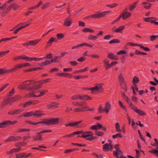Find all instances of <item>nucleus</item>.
Returning a JSON list of instances; mask_svg holds the SVG:
<instances>
[{
    "mask_svg": "<svg viewBox=\"0 0 158 158\" xmlns=\"http://www.w3.org/2000/svg\"><path fill=\"white\" fill-rule=\"evenodd\" d=\"M62 121V118H44L43 119V121L36 122L31 121H27L26 123L33 125H36L39 124H44L45 125L50 126L58 124L59 123L60 121V123H62L61 121Z\"/></svg>",
    "mask_w": 158,
    "mask_h": 158,
    "instance_id": "obj_1",
    "label": "nucleus"
},
{
    "mask_svg": "<svg viewBox=\"0 0 158 158\" xmlns=\"http://www.w3.org/2000/svg\"><path fill=\"white\" fill-rule=\"evenodd\" d=\"M37 82L34 80L26 81L22 82L18 86V88L20 89H26L28 90L32 89L33 85H36Z\"/></svg>",
    "mask_w": 158,
    "mask_h": 158,
    "instance_id": "obj_2",
    "label": "nucleus"
},
{
    "mask_svg": "<svg viewBox=\"0 0 158 158\" xmlns=\"http://www.w3.org/2000/svg\"><path fill=\"white\" fill-rule=\"evenodd\" d=\"M111 11L110 10H107L105 11L99 13L98 12H96L95 14H93L92 15H89L85 17L84 19H99L101 18L104 17L107 15L111 13Z\"/></svg>",
    "mask_w": 158,
    "mask_h": 158,
    "instance_id": "obj_3",
    "label": "nucleus"
},
{
    "mask_svg": "<svg viewBox=\"0 0 158 158\" xmlns=\"http://www.w3.org/2000/svg\"><path fill=\"white\" fill-rule=\"evenodd\" d=\"M61 57L60 56H55L50 60H46L44 62L38 64L37 66L41 67L49 65L52 63H58L61 60Z\"/></svg>",
    "mask_w": 158,
    "mask_h": 158,
    "instance_id": "obj_4",
    "label": "nucleus"
},
{
    "mask_svg": "<svg viewBox=\"0 0 158 158\" xmlns=\"http://www.w3.org/2000/svg\"><path fill=\"white\" fill-rule=\"evenodd\" d=\"M131 13L130 12H122L120 14L119 16L115 20L112 22L111 24H113L115 23L118 21L121 18H122L123 20H124L131 17Z\"/></svg>",
    "mask_w": 158,
    "mask_h": 158,
    "instance_id": "obj_5",
    "label": "nucleus"
},
{
    "mask_svg": "<svg viewBox=\"0 0 158 158\" xmlns=\"http://www.w3.org/2000/svg\"><path fill=\"white\" fill-rule=\"evenodd\" d=\"M78 99L85 100H92L93 98L88 95H81L79 94L74 95L72 96L71 97V99L72 100H76Z\"/></svg>",
    "mask_w": 158,
    "mask_h": 158,
    "instance_id": "obj_6",
    "label": "nucleus"
},
{
    "mask_svg": "<svg viewBox=\"0 0 158 158\" xmlns=\"http://www.w3.org/2000/svg\"><path fill=\"white\" fill-rule=\"evenodd\" d=\"M92 134L93 133L90 131H77L74 132L71 134L65 135L63 136V138L68 137L70 138L76 134Z\"/></svg>",
    "mask_w": 158,
    "mask_h": 158,
    "instance_id": "obj_7",
    "label": "nucleus"
},
{
    "mask_svg": "<svg viewBox=\"0 0 158 158\" xmlns=\"http://www.w3.org/2000/svg\"><path fill=\"white\" fill-rule=\"evenodd\" d=\"M16 120L11 121L10 120H5L0 123V128H3L9 126L10 125L14 124L17 122Z\"/></svg>",
    "mask_w": 158,
    "mask_h": 158,
    "instance_id": "obj_8",
    "label": "nucleus"
},
{
    "mask_svg": "<svg viewBox=\"0 0 158 158\" xmlns=\"http://www.w3.org/2000/svg\"><path fill=\"white\" fill-rule=\"evenodd\" d=\"M119 146L118 144H116L114 147L116 150L113 151V155L116 158L118 157V155L122 156L123 155V152L119 148Z\"/></svg>",
    "mask_w": 158,
    "mask_h": 158,
    "instance_id": "obj_9",
    "label": "nucleus"
},
{
    "mask_svg": "<svg viewBox=\"0 0 158 158\" xmlns=\"http://www.w3.org/2000/svg\"><path fill=\"white\" fill-rule=\"evenodd\" d=\"M73 105L77 106L82 107L84 109H89V107L87 106V104L85 102H74L72 103Z\"/></svg>",
    "mask_w": 158,
    "mask_h": 158,
    "instance_id": "obj_10",
    "label": "nucleus"
},
{
    "mask_svg": "<svg viewBox=\"0 0 158 158\" xmlns=\"http://www.w3.org/2000/svg\"><path fill=\"white\" fill-rule=\"evenodd\" d=\"M83 122V120H80L77 122H72L70 123H67L65 124L66 127L71 126L72 127H79L78 124L81 123Z\"/></svg>",
    "mask_w": 158,
    "mask_h": 158,
    "instance_id": "obj_11",
    "label": "nucleus"
},
{
    "mask_svg": "<svg viewBox=\"0 0 158 158\" xmlns=\"http://www.w3.org/2000/svg\"><path fill=\"white\" fill-rule=\"evenodd\" d=\"M31 64L28 63L23 64H19L14 66V67L12 69H18L23 67H26L27 66H31Z\"/></svg>",
    "mask_w": 158,
    "mask_h": 158,
    "instance_id": "obj_12",
    "label": "nucleus"
},
{
    "mask_svg": "<svg viewBox=\"0 0 158 158\" xmlns=\"http://www.w3.org/2000/svg\"><path fill=\"white\" fill-rule=\"evenodd\" d=\"M44 115L45 114L44 113V111H43L40 110H36L34 112L33 117L40 118Z\"/></svg>",
    "mask_w": 158,
    "mask_h": 158,
    "instance_id": "obj_13",
    "label": "nucleus"
},
{
    "mask_svg": "<svg viewBox=\"0 0 158 158\" xmlns=\"http://www.w3.org/2000/svg\"><path fill=\"white\" fill-rule=\"evenodd\" d=\"M73 20L71 18H66L64 22L63 25L65 27L70 26L72 23Z\"/></svg>",
    "mask_w": 158,
    "mask_h": 158,
    "instance_id": "obj_14",
    "label": "nucleus"
},
{
    "mask_svg": "<svg viewBox=\"0 0 158 158\" xmlns=\"http://www.w3.org/2000/svg\"><path fill=\"white\" fill-rule=\"evenodd\" d=\"M22 111L21 109H16L13 110H11L8 113V114L9 115H18Z\"/></svg>",
    "mask_w": 158,
    "mask_h": 158,
    "instance_id": "obj_15",
    "label": "nucleus"
},
{
    "mask_svg": "<svg viewBox=\"0 0 158 158\" xmlns=\"http://www.w3.org/2000/svg\"><path fill=\"white\" fill-rule=\"evenodd\" d=\"M56 75L60 77H63L69 78L73 77L72 74L66 73H57L56 74Z\"/></svg>",
    "mask_w": 158,
    "mask_h": 158,
    "instance_id": "obj_16",
    "label": "nucleus"
},
{
    "mask_svg": "<svg viewBox=\"0 0 158 158\" xmlns=\"http://www.w3.org/2000/svg\"><path fill=\"white\" fill-rule=\"evenodd\" d=\"M112 145L106 143L103 145L102 148L103 151L106 152L109 150H112Z\"/></svg>",
    "mask_w": 158,
    "mask_h": 158,
    "instance_id": "obj_17",
    "label": "nucleus"
},
{
    "mask_svg": "<svg viewBox=\"0 0 158 158\" xmlns=\"http://www.w3.org/2000/svg\"><path fill=\"white\" fill-rule=\"evenodd\" d=\"M20 6L16 3H14L10 5L8 7L9 10H10L11 9L13 8L14 10H17L19 7Z\"/></svg>",
    "mask_w": 158,
    "mask_h": 158,
    "instance_id": "obj_18",
    "label": "nucleus"
},
{
    "mask_svg": "<svg viewBox=\"0 0 158 158\" xmlns=\"http://www.w3.org/2000/svg\"><path fill=\"white\" fill-rule=\"evenodd\" d=\"M34 141L43 140L42 135L40 132H37V134L33 137Z\"/></svg>",
    "mask_w": 158,
    "mask_h": 158,
    "instance_id": "obj_19",
    "label": "nucleus"
},
{
    "mask_svg": "<svg viewBox=\"0 0 158 158\" xmlns=\"http://www.w3.org/2000/svg\"><path fill=\"white\" fill-rule=\"evenodd\" d=\"M94 110V109H84L83 107L81 108H75L74 110V111L75 112H79L83 111H91Z\"/></svg>",
    "mask_w": 158,
    "mask_h": 158,
    "instance_id": "obj_20",
    "label": "nucleus"
},
{
    "mask_svg": "<svg viewBox=\"0 0 158 158\" xmlns=\"http://www.w3.org/2000/svg\"><path fill=\"white\" fill-rule=\"evenodd\" d=\"M31 154L29 153L28 154H26L24 153H20L16 155V158H26L29 156Z\"/></svg>",
    "mask_w": 158,
    "mask_h": 158,
    "instance_id": "obj_21",
    "label": "nucleus"
},
{
    "mask_svg": "<svg viewBox=\"0 0 158 158\" xmlns=\"http://www.w3.org/2000/svg\"><path fill=\"white\" fill-rule=\"evenodd\" d=\"M102 127V125L100 123H97V125H93L89 129L93 130H98L101 129Z\"/></svg>",
    "mask_w": 158,
    "mask_h": 158,
    "instance_id": "obj_22",
    "label": "nucleus"
},
{
    "mask_svg": "<svg viewBox=\"0 0 158 158\" xmlns=\"http://www.w3.org/2000/svg\"><path fill=\"white\" fill-rule=\"evenodd\" d=\"M141 5L143 6L145 9L149 10L151 8L152 4L148 2H143L141 4Z\"/></svg>",
    "mask_w": 158,
    "mask_h": 158,
    "instance_id": "obj_23",
    "label": "nucleus"
},
{
    "mask_svg": "<svg viewBox=\"0 0 158 158\" xmlns=\"http://www.w3.org/2000/svg\"><path fill=\"white\" fill-rule=\"evenodd\" d=\"M59 103L56 102H53L51 103L50 104H48L46 105V107L48 109H50L52 108H57L58 107Z\"/></svg>",
    "mask_w": 158,
    "mask_h": 158,
    "instance_id": "obj_24",
    "label": "nucleus"
},
{
    "mask_svg": "<svg viewBox=\"0 0 158 158\" xmlns=\"http://www.w3.org/2000/svg\"><path fill=\"white\" fill-rule=\"evenodd\" d=\"M111 105L109 102H107L105 105L103 111L107 114L111 109Z\"/></svg>",
    "mask_w": 158,
    "mask_h": 158,
    "instance_id": "obj_25",
    "label": "nucleus"
},
{
    "mask_svg": "<svg viewBox=\"0 0 158 158\" xmlns=\"http://www.w3.org/2000/svg\"><path fill=\"white\" fill-rule=\"evenodd\" d=\"M107 57L109 58L112 60H118V56L111 53H109Z\"/></svg>",
    "mask_w": 158,
    "mask_h": 158,
    "instance_id": "obj_26",
    "label": "nucleus"
},
{
    "mask_svg": "<svg viewBox=\"0 0 158 158\" xmlns=\"http://www.w3.org/2000/svg\"><path fill=\"white\" fill-rule=\"evenodd\" d=\"M21 150V148H14L11 149L9 151H7L6 152V153L9 155L10 154L14 152H16L19 151Z\"/></svg>",
    "mask_w": 158,
    "mask_h": 158,
    "instance_id": "obj_27",
    "label": "nucleus"
},
{
    "mask_svg": "<svg viewBox=\"0 0 158 158\" xmlns=\"http://www.w3.org/2000/svg\"><path fill=\"white\" fill-rule=\"evenodd\" d=\"M15 70H0V75L14 72Z\"/></svg>",
    "mask_w": 158,
    "mask_h": 158,
    "instance_id": "obj_28",
    "label": "nucleus"
},
{
    "mask_svg": "<svg viewBox=\"0 0 158 158\" xmlns=\"http://www.w3.org/2000/svg\"><path fill=\"white\" fill-rule=\"evenodd\" d=\"M127 102L129 104V107L133 110L135 112L136 110L137 109V108L132 104L130 99L128 100Z\"/></svg>",
    "mask_w": 158,
    "mask_h": 158,
    "instance_id": "obj_29",
    "label": "nucleus"
},
{
    "mask_svg": "<svg viewBox=\"0 0 158 158\" xmlns=\"http://www.w3.org/2000/svg\"><path fill=\"white\" fill-rule=\"evenodd\" d=\"M139 116H143L146 115L145 112L140 109H137L135 111Z\"/></svg>",
    "mask_w": 158,
    "mask_h": 158,
    "instance_id": "obj_30",
    "label": "nucleus"
},
{
    "mask_svg": "<svg viewBox=\"0 0 158 158\" xmlns=\"http://www.w3.org/2000/svg\"><path fill=\"white\" fill-rule=\"evenodd\" d=\"M82 31L83 32H90V33H94V31L89 28L85 27L82 30Z\"/></svg>",
    "mask_w": 158,
    "mask_h": 158,
    "instance_id": "obj_31",
    "label": "nucleus"
},
{
    "mask_svg": "<svg viewBox=\"0 0 158 158\" xmlns=\"http://www.w3.org/2000/svg\"><path fill=\"white\" fill-rule=\"evenodd\" d=\"M125 27L124 25H122L117 29H115L114 31V32L117 33H122V31L124 29Z\"/></svg>",
    "mask_w": 158,
    "mask_h": 158,
    "instance_id": "obj_32",
    "label": "nucleus"
},
{
    "mask_svg": "<svg viewBox=\"0 0 158 158\" xmlns=\"http://www.w3.org/2000/svg\"><path fill=\"white\" fill-rule=\"evenodd\" d=\"M94 90H97L99 93H101L103 92V89L102 86H96L94 87Z\"/></svg>",
    "mask_w": 158,
    "mask_h": 158,
    "instance_id": "obj_33",
    "label": "nucleus"
},
{
    "mask_svg": "<svg viewBox=\"0 0 158 158\" xmlns=\"http://www.w3.org/2000/svg\"><path fill=\"white\" fill-rule=\"evenodd\" d=\"M9 103L6 99H4V100L2 102L1 105V108H3L6 106Z\"/></svg>",
    "mask_w": 158,
    "mask_h": 158,
    "instance_id": "obj_34",
    "label": "nucleus"
},
{
    "mask_svg": "<svg viewBox=\"0 0 158 158\" xmlns=\"http://www.w3.org/2000/svg\"><path fill=\"white\" fill-rule=\"evenodd\" d=\"M154 19L156 20H157V19L155 17H150L148 18H143V20L146 22H150L152 23V21H153V20H151V19Z\"/></svg>",
    "mask_w": 158,
    "mask_h": 158,
    "instance_id": "obj_35",
    "label": "nucleus"
},
{
    "mask_svg": "<svg viewBox=\"0 0 158 158\" xmlns=\"http://www.w3.org/2000/svg\"><path fill=\"white\" fill-rule=\"evenodd\" d=\"M139 82V80L138 77L135 76L133 78L132 83L133 85H137L136 84L138 83Z\"/></svg>",
    "mask_w": 158,
    "mask_h": 158,
    "instance_id": "obj_36",
    "label": "nucleus"
},
{
    "mask_svg": "<svg viewBox=\"0 0 158 158\" xmlns=\"http://www.w3.org/2000/svg\"><path fill=\"white\" fill-rule=\"evenodd\" d=\"M23 116L24 117H30L33 116H34V112L30 111L26 112L23 114Z\"/></svg>",
    "mask_w": 158,
    "mask_h": 158,
    "instance_id": "obj_37",
    "label": "nucleus"
},
{
    "mask_svg": "<svg viewBox=\"0 0 158 158\" xmlns=\"http://www.w3.org/2000/svg\"><path fill=\"white\" fill-rule=\"evenodd\" d=\"M106 69H108L110 68V64H109V61L107 59H105L103 60Z\"/></svg>",
    "mask_w": 158,
    "mask_h": 158,
    "instance_id": "obj_38",
    "label": "nucleus"
},
{
    "mask_svg": "<svg viewBox=\"0 0 158 158\" xmlns=\"http://www.w3.org/2000/svg\"><path fill=\"white\" fill-rule=\"evenodd\" d=\"M41 40H34L29 41L30 45H34L36 44Z\"/></svg>",
    "mask_w": 158,
    "mask_h": 158,
    "instance_id": "obj_39",
    "label": "nucleus"
},
{
    "mask_svg": "<svg viewBox=\"0 0 158 158\" xmlns=\"http://www.w3.org/2000/svg\"><path fill=\"white\" fill-rule=\"evenodd\" d=\"M51 80V79L50 78H48L46 79L42 80L39 81H36V82H37V83H42V84H43L49 82L50 81V80Z\"/></svg>",
    "mask_w": 158,
    "mask_h": 158,
    "instance_id": "obj_40",
    "label": "nucleus"
},
{
    "mask_svg": "<svg viewBox=\"0 0 158 158\" xmlns=\"http://www.w3.org/2000/svg\"><path fill=\"white\" fill-rule=\"evenodd\" d=\"M36 84V85H33L32 86V89H37L40 88L42 87V83H37Z\"/></svg>",
    "mask_w": 158,
    "mask_h": 158,
    "instance_id": "obj_41",
    "label": "nucleus"
},
{
    "mask_svg": "<svg viewBox=\"0 0 158 158\" xmlns=\"http://www.w3.org/2000/svg\"><path fill=\"white\" fill-rule=\"evenodd\" d=\"M120 42V41L118 39H114L109 42V44H113L115 43H119Z\"/></svg>",
    "mask_w": 158,
    "mask_h": 158,
    "instance_id": "obj_42",
    "label": "nucleus"
},
{
    "mask_svg": "<svg viewBox=\"0 0 158 158\" xmlns=\"http://www.w3.org/2000/svg\"><path fill=\"white\" fill-rule=\"evenodd\" d=\"M121 88L124 90L125 91L127 90V85L125 82L120 83Z\"/></svg>",
    "mask_w": 158,
    "mask_h": 158,
    "instance_id": "obj_43",
    "label": "nucleus"
},
{
    "mask_svg": "<svg viewBox=\"0 0 158 158\" xmlns=\"http://www.w3.org/2000/svg\"><path fill=\"white\" fill-rule=\"evenodd\" d=\"M98 39V37L96 35H90L88 37V39L89 40H94Z\"/></svg>",
    "mask_w": 158,
    "mask_h": 158,
    "instance_id": "obj_44",
    "label": "nucleus"
},
{
    "mask_svg": "<svg viewBox=\"0 0 158 158\" xmlns=\"http://www.w3.org/2000/svg\"><path fill=\"white\" fill-rule=\"evenodd\" d=\"M118 77L120 81L119 83L125 82L124 80V78L123 75L121 73L119 74Z\"/></svg>",
    "mask_w": 158,
    "mask_h": 158,
    "instance_id": "obj_45",
    "label": "nucleus"
},
{
    "mask_svg": "<svg viewBox=\"0 0 158 158\" xmlns=\"http://www.w3.org/2000/svg\"><path fill=\"white\" fill-rule=\"evenodd\" d=\"M104 134V133L103 132L99 131H96L95 132V135L96 136H102Z\"/></svg>",
    "mask_w": 158,
    "mask_h": 158,
    "instance_id": "obj_46",
    "label": "nucleus"
},
{
    "mask_svg": "<svg viewBox=\"0 0 158 158\" xmlns=\"http://www.w3.org/2000/svg\"><path fill=\"white\" fill-rule=\"evenodd\" d=\"M48 90H47L44 89L40 92V93L39 95H37V96L38 97H41L43 96L45 94L48 92Z\"/></svg>",
    "mask_w": 158,
    "mask_h": 158,
    "instance_id": "obj_47",
    "label": "nucleus"
},
{
    "mask_svg": "<svg viewBox=\"0 0 158 158\" xmlns=\"http://www.w3.org/2000/svg\"><path fill=\"white\" fill-rule=\"evenodd\" d=\"M10 52V50H8L5 51H2L0 52V58L3 57L6 54Z\"/></svg>",
    "mask_w": 158,
    "mask_h": 158,
    "instance_id": "obj_48",
    "label": "nucleus"
},
{
    "mask_svg": "<svg viewBox=\"0 0 158 158\" xmlns=\"http://www.w3.org/2000/svg\"><path fill=\"white\" fill-rule=\"evenodd\" d=\"M115 127L117 132H120L121 131V130L120 129V126L118 123L117 122L115 123Z\"/></svg>",
    "mask_w": 158,
    "mask_h": 158,
    "instance_id": "obj_49",
    "label": "nucleus"
},
{
    "mask_svg": "<svg viewBox=\"0 0 158 158\" xmlns=\"http://www.w3.org/2000/svg\"><path fill=\"white\" fill-rule=\"evenodd\" d=\"M123 137L122 135L120 133H118L117 134L114 135L112 136V138L114 139H115L117 138H121Z\"/></svg>",
    "mask_w": 158,
    "mask_h": 158,
    "instance_id": "obj_50",
    "label": "nucleus"
},
{
    "mask_svg": "<svg viewBox=\"0 0 158 158\" xmlns=\"http://www.w3.org/2000/svg\"><path fill=\"white\" fill-rule=\"evenodd\" d=\"M122 95L123 96V98L126 102H127L130 99L126 95L124 92H123L122 93Z\"/></svg>",
    "mask_w": 158,
    "mask_h": 158,
    "instance_id": "obj_51",
    "label": "nucleus"
},
{
    "mask_svg": "<svg viewBox=\"0 0 158 158\" xmlns=\"http://www.w3.org/2000/svg\"><path fill=\"white\" fill-rule=\"evenodd\" d=\"M32 57H28L25 55L23 56V60H24L27 61H31Z\"/></svg>",
    "mask_w": 158,
    "mask_h": 158,
    "instance_id": "obj_52",
    "label": "nucleus"
},
{
    "mask_svg": "<svg viewBox=\"0 0 158 158\" xmlns=\"http://www.w3.org/2000/svg\"><path fill=\"white\" fill-rule=\"evenodd\" d=\"M37 96V95H35L33 93H30L27 95V97L29 98L38 97Z\"/></svg>",
    "mask_w": 158,
    "mask_h": 158,
    "instance_id": "obj_53",
    "label": "nucleus"
},
{
    "mask_svg": "<svg viewBox=\"0 0 158 158\" xmlns=\"http://www.w3.org/2000/svg\"><path fill=\"white\" fill-rule=\"evenodd\" d=\"M149 152L152 153L156 154V156L158 157V150L154 149L152 150L149 151Z\"/></svg>",
    "mask_w": 158,
    "mask_h": 158,
    "instance_id": "obj_54",
    "label": "nucleus"
},
{
    "mask_svg": "<svg viewBox=\"0 0 158 158\" xmlns=\"http://www.w3.org/2000/svg\"><path fill=\"white\" fill-rule=\"evenodd\" d=\"M87 75H79L78 76H75L74 78L76 79H79L81 78H83L87 77Z\"/></svg>",
    "mask_w": 158,
    "mask_h": 158,
    "instance_id": "obj_55",
    "label": "nucleus"
},
{
    "mask_svg": "<svg viewBox=\"0 0 158 158\" xmlns=\"http://www.w3.org/2000/svg\"><path fill=\"white\" fill-rule=\"evenodd\" d=\"M118 103L120 107L122 108L124 111H127V108L125 106H124L122 102L120 100L118 101Z\"/></svg>",
    "mask_w": 158,
    "mask_h": 158,
    "instance_id": "obj_56",
    "label": "nucleus"
},
{
    "mask_svg": "<svg viewBox=\"0 0 158 158\" xmlns=\"http://www.w3.org/2000/svg\"><path fill=\"white\" fill-rule=\"evenodd\" d=\"M77 150H78L77 148L69 149L65 150L64 152V153H68L73 152V151Z\"/></svg>",
    "mask_w": 158,
    "mask_h": 158,
    "instance_id": "obj_57",
    "label": "nucleus"
},
{
    "mask_svg": "<svg viewBox=\"0 0 158 158\" xmlns=\"http://www.w3.org/2000/svg\"><path fill=\"white\" fill-rule=\"evenodd\" d=\"M64 35L63 33H58L56 34V36L59 40H61L64 37Z\"/></svg>",
    "mask_w": 158,
    "mask_h": 158,
    "instance_id": "obj_58",
    "label": "nucleus"
},
{
    "mask_svg": "<svg viewBox=\"0 0 158 158\" xmlns=\"http://www.w3.org/2000/svg\"><path fill=\"white\" fill-rule=\"evenodd\" d=\"M118 4L117 3H114L109 4H107L106 5V6L108 7H110V8H114Z\"/></svg>",
    "mask_w": 158,
    "mask_h": 158,
    "instance_id": "obj_59",
    "label": "nucleus"
},
{
    "mask_svg": "<svg viewBox=\"0 0 158 158\" xmlns=\"http://www.w3.org/2000/svg\"><path fill=\"white\" fill-rule=\"evenodd\" d=\"M14 98V100L15 102H16L18 101L20 99H21L22 97L19 95H15L13 97Z\"/></svg>",
    "mask_w": 158,
    "mask_h": 158,
    "instance_id": "obj_60",
    "label": "nucleus"
},
{
    "mask_svg": "<svg viewBox=\"0 0 158 158\" xmlns=\"http://www.w3.org/2000/svg\"><path fill=\"white\" fill-rule=\"evenodd\" d=\"M31 105V101H29L25 103L23 105V107L24 108H26Z\"/></svg>",
    "mask_w": 158,
    "mask_h": 158,
    "instance_id": "obj_61",
    "label": "nucleus"
},
{
    "mask_svg": "<svg viewBox=\"0 0 158 158\" xmlns=\"http://www.w3.org/2000/svg\"><path fill=\"white\" fill-rule=\"evenodd\" d=\"M51 4V2H48L43 5L41 7V9L44 10L47 7H48Z\"/></svg>",
    "mask_w": 158,
    "mask_h": 158,
    "instance_id": "obj_62",
    "label": "nucleus"
},
{
    "mask_svg": "<svg viewBox=\"0 0 158 158\" xmlns=\"http://www.w3.org/2000/svg\"><path fill=\"white\" fill-rule=\"evenodd\" d=\"M53 42L51 37L49 40L47 42L46 44V46L47 47H49L52 44V43Z\"/></svg>",
    "mask_w": 158,
    "mask_h": 158,
    "instance_id": "obj_63",
    "label": "nucleus"
},
{
    "mask_svg": "<svg viewBox=\"0 0 158 158\" xmlns=\"http://www.w3.org/2000/svg\"><path fill=\"white\" fill-rule=\"evenodd\" d=\"M154 140L155 141V143H154L153 144H152V146L157 147H156V148L158 149V139H156V138H155L154 139Z\"/></svg>",
    "mask_w": 158,
    "mask_h": 158,
    "instance_id": "obj_64",
    "label": "nucleus"
}]
</instances>
